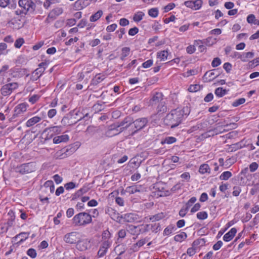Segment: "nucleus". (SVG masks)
<instances>
[{
  "label": "nucleus",
  "mask_w": 259,
  "mask_h": 259,
  "mask_svg": "<svg viewBox=\"0 0 259 259\" xmlns=\"http://www.w3.org/2000/svg\"><path fill=\"white\" fill-rule=\"evenodd\" d=\"M141 229H142L141 233H143L146 232H148L150 228L152 227V225L151 224H147L145 225H141Z\"/></svg>",
  "instance_id": "52"
},
{
  "label": "nucleus",
  "mask_w": 259,
  "mask_h": 259,
  "mask_svg": "<svg viewBox=\"0 0 259 259\" xmlns=\"http://www.w3.org/2000/svg\"><path fill=\"white\" fill-rule=\"evenodd\" d=\"M105 77L104 75L97 74L92 80L91 84L96 85L105 79Z\"/></svg>",
  "instance_id": "24"
},
{
  "label": "nucleus",
  "mask_w": 259,
  "mask_h": 259,
  "mask_svg": "<svg viewBox=\"0 0 259 259\" xmlns=\"http://www.w3.org/2000/svg\"><path fill=\"white\" fill-rule=\"evenodd\" d=\"M180 177L184 181H186L187 182L189 181L190 179V175L188 172H184Z\"/></svg>",
  "instance_id": "55"
},
{
  "label": "nucleus",
  "mask_w": 259,
  "mask_h": 259,
  "mask_svg": "<svg viewBox=\"0 0 259 259\" xmlns=\"http://www.w3.org/2000/svg\"><path fill=\"white\" fill-rule=\"evenodd\" d=\"M254 56V53L251 52L247 53H243L241 54L240 60L243 62H247L250 59H251Z\"/></svg>",
  "instance_id": "22"
},
{
  "label": "nucleus",
  "mask_w": 259,
  "mask_h": 259,
  "mask_svg": "<svg viewBox=\"0 0 259 259\" xmlns=\"http://www.w3.org/2000/svg\"><path fill=\"white\" fill-rule=\"evenodd\" d=\"M24 43V40L23 38H19L15 42L14 46L16 48H20Z\"/></svg>",
  "instance_id": "44"
},
{
  "label": "nucleus",
  "mask_w": 259,
  "mask_h": 259,
  "mask_svg": "<svg viewBox=\"0 0 259 259\" xmlns=\"http://www.w3.org/2000/svg\"><path fill=\"white\" fill-rule=\"evenodd\" d=\"M150 103L152 106L158 104L157 109L158 112H164L166 110L165 102L163 99V95L161 93H155L150 100Z\"/></svg>",
  "instance_id": "4"
},
{
  "label": "nucleus",
  "mask_w": 259,
  "mask_h": 259,
  "mask_svg": "<svg viewBox=\"0 0 259 259\" xmlns=\"http://www.w3.org/2000/svg\"><path fill=\"white\" fill-rule=\"evenodd\" d=\"M69 140V136L67 135H62L54 138L53 143L54 144H59L61 142H66Z\"/></svg>",
  "instance_id": "19"
},
{
  "label": "nucleus",
  "mask_w": 259,
  "mask_h": 259,
  "mask_svg": "<svg viewBox=\"0 0 259 259\" xmlns=\"http://www.w3.org/2000/svg\"><path fill=\"white\" fill-rule=\"evenodd\" d=\"M27 254L32 258H34L37 254L36 250L33 248H29L27 251Z\"/></svg>",
  "instance_id": "46"
},
{
  "label": "nucleus",
  "mask_w": 259,
  "mask_h": 259,
  "mask_svg": "<svg viewBox=\"0 0 259 259\" xmlns=\"http://www.w3.org/2000/svg\"><path fill=\"white\" fill-rule=\"evenodd\" d=\"M148 120L147 118L142 117L135 120L130 116H127L120 123L115 130L119 133L128 130L129 135L134 136L138 132L144 128L147 124ZM114 130L111 128V131Z\"/></svg>",
  "instance_id": "1"
},
{
  "label": "nucleus",
  "mask_w": 259,
  "mask_h": 259,
  "mask_svg": "<svg viewBox=\"0 0 259 259\" xmlns=\"http://www.w3.org/2000/svg\"><path fill=\"white\" fill-rule=\"evenodd\" d=\"M110 237H111V234H110V233L108 231H107V230L105 231L102 233V240L103 241L106 240H107L108 241H111Z\"/></svg>",
  "instance_id": "42"
},
{
  "label": "nucleus",
  "mask_w": 259,
  "mask_h": 259,
  "mask_svg": "<svg viewBox=\"0 0 259 259\" xmlns=\"http://www.w3.org/2000/svg\"><path fill=\"white\" fill-rule=\"evenodd\" d=\"M47 63L46 62H41L38 65V68L36 69L32 74V78L33 80H36L39 78L44 72Z\"/></svg>",
  "instance_id": "9"
},
{
  "label": "nucleus",
  "mask_w": 259,
  "mask_h": 259,
  "mask_svg": "<svg viewBox=\"0 0 259 259\" xmlns=\"http://www.w3.org/2000/svg\"><path fill=\"white\" fill-rule=\"evenodd\" d=\"M221 63V59L219 58H215L211 62V65L213 67H215L220 65Z\"/></svg>",
  "instance_id": "49"
},
{
  "label": "nucleus",
  "mask_w": 259,
  "mask_h": 259,
  "mask_svg": "<svg viewBox=\"0 0 259 259\" xmlns=\"http://www.w3.org/2000/svg\"><path fill=\"white\" fill-rule=\"evenodd\" d=\"M18 5L26 13H33L35 10L36 5L32 0H19Z\"/></svg>",
  "instance_id": "6"
},
{
  "label": "nucleus",
  "mask_w": 259,
  "mask_h": 259,
  "mask_svg": "<svg viewBox=\"0 0 259 259\" xmlns=\"http://www.w3.org/2000/svg\"><path fill=\"white\" fill-rule=\"evenodd\" d=\"M112 243V241H108L107 240L102 241L101 247L107 250L110 247Z\"/></svg>",
  "instance_id": "41"
},
{
  "label": "nucleus",
  "mask_w": 259,
  "mask_h": 259,
  "mask_svg": "<svg viewBox=\"0 0 259 259\" xmlns=\"http://www.w3.org/2000/svg\"><path fill=\"white\" fill-rule=\"evenodd\" d=\"M153 64V60L149 59L142 64V67L144 68H148L151 67Z\"/></svg>",
  "instance_id": "51"
},
{
  "label": "nucleus",
  "mask_w": 259,
  "mask_h": 259,
  "mask_svg": "<svg viewBox=\"0 0 259 259\" xmlns=\"http://www.w3.org/2000/svg\"><path fill=\"white\" fill-rule=\"evenodd\" d=\"M232 173L229 171H226L223 172L220 176V179L221 180H228L232 177Z\"/></svg>",
  "instance_id": "35"
},
{
  "label": "nucleus",
  "mask_w": 259,
  "mask_h": 259,
  "mask_svg": "<svg viewBox=\"0 0 259 259\" xmlns=\"http://www.w3.org/2000/svg\"><path fill=\"white\" fill-rule=\"evenodd\" d=\"M18 88V84L17 82H12L4 85L1 89V94L4 96L10 95L13 91Z\"/></svg>",
  "instance_id": "7"
},
{
  "label": "nucleus",
  "mask_w": 259,
  "mask_h": 259,
  "mask_svg": "<svg viewBox=\"0 0 259 259\" xmlns=\"http://www.w3.org/2000/svg\"><path fill=\"white\" fill-rule=\"evenodd\" d=\"M53 179L57 184H59L62 182L63 179L59 175L56 174L53 176Z\"/></svg>",
  "instance_id": "62"
},
{
  "label": "nucleus",
  "mask_w": 259,
  "mask_h": 259,
  "mask_svg": "<svg viewBox=\"0 0 259 259\" xmlns=\"http://www.w3.org/2000/svg\"><path fill=\"white\" fill-rule=\"evenodd\" d=\"M196 51L194 45H189L186 48V52L188 54H192Z\"/></svg>",
  "instance_id": "48"
},
{
  "label": "nucleus",
  "mask_w": 259,
  "mask_h": 259,
  "mask_svg": "<svg viewBox=\"0 0 259 259\" xmlns=\"http://www.w3.org/2000/svg\"><path fill=\"white\" fill-rule=\"evenodd\" d=\"M205 243L204 239H199L194 241L192 246L197 250L199 249L200 246L204 245Z\"/></svg>",
  "instance_id": "23"
},
{
  "label": "nucleus",
  "mask_w": 259,
  "mask_h": 259,
  "mask_svg": "<svg viewBox=\"0 0 259 259\" xmlns=\"http://www.w3.org/2000/svg\"><path fill=\"white\" fill-rule=\"evenodd\" d=\"M29 234V233L28 232H21L19 234L17 235L16 238H19L20 242H22L28 238Z\"/></svg>",
  "instance_id": "33"
},
{
  "label": "nucleus",
  "mask_w": 259,
  "mask_h": 259,
  "mask_svg": "<svg viewBox=\"0 0 259 259\" xmlns=\"http://www.w3.org/2000/svg\"><path fill=\"white\" fill-rule=\"evenodd\" d=\"M177 141V139L174 137H166L161 142V144H171L175 143Z\"/></svg>",
  "instance_id": "31"
},
{
  "label": "nucleus",
  "mask_w": 259,
  "mask_h": 259,
  "mask_svg": "<svg viewBox=\"0 0 259 259\" xmlns=\"http://www.w3.org/2000/svg\"><path fill=\"white\" fill-rule=\"evenodd\" d=\"M145 189L141 185H135L126 188V191L130 194H134L136 192H143Z\"/></svg>",
  "instance_id": "16"
},
{
  "label": "nucleus",
  "mask_w": 259,
  "mask_h": 259,
  "mask_svg": "<svg viewBox=\"0 0 259 259\" xmlns=\"http://www.w3.org/2000/svg\"><path fill=\"white\" fill-rule=\"evenodd\" d=\"M200 85L198 84H191L188 88V91L190 92H196L199 90Z\"/></svg>",
  "instance_id": "43"
},
{
  "label": "nucleus",
  "mask_w": 259,
  "mask_h": 259,
  "mask_svg": "<svg viewBox=\"0 0 259 259\" xmlns=\"http://www.w3.org/2000/svg\"><path fill=\"white\" fill-rule=\"evenodd\" d=\"M80 235L77 232H72L65 235L64 237V241L69 244H75L80 239Z\"/></svg>",
  "instance_id": "8"
},
{
  "label": "nucleus",
  "mask_w": 259,
  "mask_h": 259,
  "mask_svg": "<svg viewBox=\"0 0 259 259\" xmlns=\"http://www.w3.org/2000/svg\"><path fill=\"white\" fill-rule=\"evenodd\" d=\"M187 237V235L185 232H182L180 234L176 235L174 237V240L177 242H181L185 240Z\"/></svg>",
  "instance_id": "29"
},
{
  "label": "nucleus",
  "mask_w": 259,
  "mask_h": 259,
  "mask_svg": "<svg viewBox=\"0 0 259 259\" xmlns=\"http://www.w3.org/2000/svg\"><path fill=\"white\" fill-rule=\"evenodd\" d=\"M103 13L102 10L98 11L96 13L92 15L90 18L91 22H96L102 16Z\"/></svg>",
  "instance_id": "25"
},
{
  "label": "nucleus",
  "mask_w": 259,
  "mask_h": 259,
  "mask_svg": "<svg viewBox=\"0 0 259 259\" xmlns=\"http://www.w3.org/2000/svg\"><path fill=\"white\" fill-rule=\"evenodd\" d=\"M202 2L201 0L188 1L184 3V5L188 8L194 10H199L202 6Z\"/></svg>",
  "instance_id": "12"
},
{
  "label": "nucleus",
  "mask_w": 259,
  "mask_h": 259,
  "mask_svg": "<svg viewBox=\"0 0 259 259\" xmlns=\"http://www.w3.org/2000/svg\"><path fill=\"white\" fill-rule=\"evenodd\" d=\"M92 222V215L86 212H79L72 219V224L74 226H85Z\"/></svg>",
  "instance_id": "3"
},
{
  "label": "nucleus",
  "mask_w": 259,
  "mask_h": 259,
  "mask_svg": "<svg viewBox=\"0 0 259 259\" xmlns=\"http://www.w3.org/2000/svg\"><path fill=\"white\" fill-rule=\"evenodd\" d=\"M144 16L145 14L144 12L138 11L134 14L133 20L136 22H139L143 19Z\"/></svg>",
  "instance_id": "28"
},
{
  "label": "nucleus",
  "mask_w": 259,
  "mask_h": 259,
  "mask_svg": "<svg viewBox=\"0 0 259 259\" xmlns=\"http://www.w3.org/2000/svg\"><path fill=\"white\" fill-rule=\"evenodd\" d=\"M208 217L207 213L206 211H200L197 213V218L199 220H205Z\"/></svg>",
  "instance_id": "40"
},
{
  "label": "nucleus",
  "mask_w": 259,
  "mask_h": 259,
  "mask_svg": "<svg viewBox=\"0 0 259 259\" xmlns=\"http://www.w3.org/2000/svg\"><path fill=\"white\" fill-rule=\"evenodd\" d=\"M117 28V25L116 24H112L111 25H110L108 26L106 28V31L107 32H113L114 31L116 28Z\"/></svg>",
  "instance_id": "61"
},
{
  "label": "nucleus",
  "mask_w": 259,
  "mask_h": 259,
  "mask_svg": "<svg viewBox=\"0 0 259 259\" xmlns=\"http://www.w3.org/2000/svg\"><path fill=\"white\" fill-rule=\"evenodd\" d=\"M245 99L244 98H240V99L235 101L233 103L232 105L234 107H237L240 105L243 104V103H245Z\"/></svg>",
  "instance_id": "45"
},
{
  "label": "nucleus",
  "mask_w": 259,
  "mask_h": 259,
  "mask_svg": "<svg viewBox=\"0 0 259 259\" xmlns=\"http://www.w3.org/2000/svg\"><path fill=\"white\" fill-rule=\"evenodd\" d=\"M196 198L195 197H191L186 204V207L189 208L193 203L196 201Z\"/></svg>",
  "instance_id": "58"
},
{
  "label": "nucleus",
  "mask_w": 259,
  "mask_h": 259,
  "mask_svg": "<svg viewBox=\"0 0 259 259\" xmlns=\"http://www.w3.org/2000/svg\"><path fill=\"white\" fill-rule=\"evenodd\" d=\"M241 191V189L240 187L238 186H235L233 187V191L232 192V194L234 196H238L239 195Z\"/></svg>",
  "instance_id": "50"
},
{
  "label": "nucleus",
  "mask_w": 259,
  "mask_h": 259,
  "mask_svg": "<svg viewBox=\"0 0 259 259\" xmlns=\"http://www.w3.org/2000/svg\"><path fill=\"white\" fill-rule=\"evenodd\" d=\"M106 212L110 216L112 220L118 223H122V215H120L116 210L111 207H109L107 209Z\"/></svg>",
  "instance_id": "11"
},
{
  "label": "nucleus",
  "mask_w": 259,
  "mask_h": 259,
  "mask_svg": "<svg viewBox=\"0 0 259 259\" xmlns=\"http://www.w3.org/2000/svg\"><path fill=\"white\" fill-rule=\"evenodd\" d=\"M39 99V96L37 95H33L31 97H30L29 99V102L32 104H34L36 103L38 99Z\"/></svg>",
  "instance_id": "53"
},
{
  "label": "nucleus",
  "mask_w": 259,
  "mask_h": 259,
  "mask_svg": "<svg viewBox=\"0 0 259 259\" xmlns=\"http://www.w3.org/2000/svg\"><path fill=\"white\" fill-rule=\"evenodd\" d=\"M89 241L88 239L80 240L77 242L76 248L81 251L85 250L88 249L89 245Z\"/></svg>",
  "instance_id": "15"
},
{
  "label": "nucleus",
  "mask_w": 259,
  "mask_h": 259,
  "mask_svg": "<svg viewBox=\"0 0 259 259\" xmlns=\"http://www.w3.org/2000/svg\"><path fill=\"white\" fill-rule=\"evenodd\" d=\"M10 0H0V7L6 8L10 4Z\"/></svg>",
  "instance_id": "60"
},
{
  "label": "nucleus",
  "mask_w": 259,
  "mask_h": 259,
  "mask_svg": "<svg viewBox=\"0 0 259 259\" xmlns=\"http://www.w3.org/2000/svg\"><path fill=\"white\" fill-rule=\"evenodd\" d=\"M175 230L176 228L174 226L169 225L164 230L163 234L166 236L169 235Z\"/></svg>",
  "instance_id": "37"
},
{
  "label": "nucleus",
  "mask_w": 259,
  "mask_h": 259,
  "mask_svg": "<svg viewBox=\"0 0 259 259\" xmlns=\"http://www.w3.org/2000/svg\"><path fill=\"white\" fill-rule=\"evenodd\" d=\"M87 192V189L85 188H82L78 190L77 192H76L73 196L72 199H75L81 196H82L83 194Z\"/></svg>",
  "instance_id": "32"
},
{
  "label": "nucleus",
  "mask_w": 259,
  "mask_h": 259,
  "mask_svg": "<svg viewBox=\"0 0 259 259\" xmlns=\"http://www.w3.org/2000/svg\"><path fill=\"white\" fill-rule=\"evenodd\" d=\"M199 172L201 174H209L210 172V168L207 164H203L200 166Z\"/></svg>",
  "instance_id": "26"
},
{
  "label": "nucleus",
  "mask_w": 259,
  "mask_h": 259,
  "mask_svg": "<svg viewBox=\"0 0 259 259\" xmlns=\"http://www.w3.org/2000/svg\"><path fill=\"white\" fill-rule=\"evenodd\" d=\"M258 164L256 162H252L249 165V169L250 171L253 172L258 168Z\"/></svg>",
  "instance_id": "64"
},
{
  "label": "nucleus",
  "mask_w": 259,
  "mask_h": 259,
  "mask_svg": "<svg viewBox=\"0 0 259 259\" xmlns=\"http://www.w3.org/2000/svg\"><path fill=\"white\" fill-rule=\"evenodd\" d=\"M48 131L49 133H51V136L53 137L55 135H58L62 132V126H54L47 128L45 130Z\"/></svg>",
  "instance_id": "18"
},
{
  "label": "nucleus",
  "mask_w": 259,
  "mask_h": 259,
  "mask_svg": "<svg viewBox=\"0 0 259 259\" xmlns=\"http://www.w3.org/2000/svg\"><path fill=\"white\" fill-rule=\"evenodd\" d=\"M75 184L72 182L67 183L64 185L65 188L67 190L73 189L75 188Z\"/></svg>",
  "instance_id": "47"
},
{
  "label": "nucleus",
  "mask_w": 259,
  "mask_h": 259,
  "mask_svg": "<svg viewBox=\"0 0 259 259\" xmlns=\"http://www.w3.org/2000/svg\"><path fill=\"white\" fill-rule=\"evenodd\" d=\"M76 21L75 19L71 18L67 20L66 25L68 26H72L76 24Z\"/></svg>",
  "instance_id": "63"
},
{
  "label": "nucleus",
  "mask_w": 259,
  "mask_h": 259,
  "mask_svg": "<svg viewBox=\"0 0 259 259\" xmlns=\"http://www.w3.org/2000/svg\"><path fill=\"white\" fill-rule=\"evenodd\" d=\"M57 114V110L55 109H52L48 111V116L50 118H53Z\"/></svg>",
  "instance_id": "56"
},
{
  "label": "nucleus",
  "mask_w": 259,
  "mask_h": 259,
  "mask_svg": "<svg viewBox=\"0 0 259 259\" xmlns=\"http://www.w3.org/2000/svg\"><path fill=\"white\" fill-rule=\"evenodd\" d=\"M223 242L221 240L218 241L215 244H214L212 247L213 249L214 250H218L220 249V248L223 245Z\"/></svg>",
  "instance_id": "59"
},
{
  "label": "nucleus",
  "mask_w": 259,
  "mask_h": 259,
  "mask_svg": "<svg viewBox=\"0 0 259 259\" xmlns=\"http://www.w3.org/2000/svg\"><path fill=\"white\" fill-rule=\"evenodd\" d=\"M189 110L187 107L178 108L172 110L169 113L167 114L164 118V121L166 125L170 126L171 128H174L181 123L184 116H187Z\"/></svg>",
  "instance_id": "2"
},
{
  "label": "nucleus",
  "mask_w": 259,
  "mask_h": 259,
  "mask_svg": "<svg viewBox=\"0 0 259 259\" xmlns=\"http://www.w3.org/2000/svg\"><path fill=\"white\" fill-rule=\"evenodd\" d=\"M28 105L26 103H21L17 105L14 109L13 118H16L26 111Z\"/></svg>",
  "instance_id": "10"
},
{
  "label": "nucleus",
  "mask_w": 259,
  "mask_h": 259,
  "mask_svg": "<svg viewBox=\"0 0 259 259\" xmlns=\"http://www.w3.org/2000/svg\"><path fill=\"white\" fill-rule=\"evenodd\" d=\"M148 15L153 18H156L158 15L157 8H152L148 10Z\"/></svg>",
  "instance_id": "39"
},
{
  "label": "nucleus",
  "mask_w": 259,
  "mask_h": 259,
  "mask_svg": "<svg viewBox=\"0 0 259 259\" xmlns=\"http://www.w3.org/2000/svg\"><path fill=\"white\" fill-rule=\"evenodd\" d=\"M168 53L167 51L163 50L158 52L157 53V58H159L161 61H164L167 58Z\"/></svg>",
  "instance_id": "30"
},
{
  "label": "nucleus",
  "mask_w": 259,
  "mask_h": 259,
  "mask_svg": "<svg viewBox=\"0 0 259 259\" xmlns=\"http://www.w3.org/2000/svg\"><path fill=\"white\" fill-rule=\"evenodd\" d=\"M237 233V230L235 228H232L228 233L223 236V240L226 242L231 241Z\"/></svg>",
  "instance_id": "17"
},
{
  "label": "nucleus",
  "mask_w": 259,
  "mask_h": 259,
  "mask_svg": "<svg viewBox=\"0 0 259 259\" xmlns=\"http://www.w3.org/2000/svg\"><path fill=\"white\" fill-rule=\"evenodd\" d=\"M165 217V214L163 212H160L150 217L149 220L152 222L158 221Z\"/></svg>",
  "instance_id": "27"
},
{
  "label": "nucleus",
  "mask_w": 259,
  "mask_h": 259,
  "mask_svg": "<svg viewBox=\"0 0 259 259\" xmlns=\"http://www.w3.org/2000/svg\"><path fill=\"white\" fill-rule=\"evenodd\" d=\"M217 77V75H215L214 72H206L204 75V78H205L206 79H208L209 81H211L212 79H214Z\"/></svg>",
  "instance_id": "38"
},
{
  "label": "nucleus",
  "mask_w": 259,
  "mask_h": 259,
  "mask_svg": "<svg viewBox=\"0 0 259 259\" xmlns=\"http://www.w3.org/2000/svg\"><path fill=\"white\" fill-rule=\"evenodd\" d=\"M130 52V48H128V47L123 48L121 50V54L120 59L122 60H123L125 59V58L129 55Z\"/></svg>",
  "instance_id": "36"
},
{
  "label": "nucleus",
  "mask_w": 259,
  "mask_h": 259,
  "mask_svg": "<svg viewBox=\"0 0 259 259\" xmlns=\"http://www.w3.org/2000/svg\"><path fill=\"white\" fill-rule=\"evenodd\" d=\"M36 169V167L35 164L33 162H29L20 164L17 166L15 168L16 172L22 175L33 172L35 171Z\"/></svg>",
  "instance_id": "5"
},
{
  "label": "nucleus",
  "mask_w": 259,
  "mask_h": 259,
  "mask_svg": "<svg viewBox=\"0 0 259 259\" xmlns=\"http://www.w3.org/2000/svg\"><path fill=\"white\" fill-rule=\"evenodd\" d=\"M139 29L137 27H134L128 30V34L131 36H134L138 33Z\"/></svg>",
  "instance_id": "57"
},
{
  "label": "nucleus",
  "mask_w": 259,
  "mask_h": 259,
  "mask_svg": "<svg viewBox=\"0 0 259 259\" xmlns=\"http://www.w3.org/2000/svg\"><path fill=\"white\" fill-rule=\"evenodd\" d=\"M107 250L103 248L102 247H100L98 252V255L99 257H102L104 256L107 253Z\"/></svg>",
  "instance_id": "54"
},
{
  "label": "nucleus",
  "mask_w": 259,
  "mask_h": 259,
  "mask_svg": "<svg viewBox=\"0 0 259 259\" xmlns=\"http://www.w3.org/2000/svg\"><path fill=\"white\" fill-rule=\"evenodd\" d=\"M122 223L123 222L132 223L138 219V215L134 213H127L122 215Z\"/></svg>",
  "instance_id": "13"
},
{
  "label": "nucleus",
  "mask_w": 259,
  "mask_h": 259,
  "mask_svg": "<svg viewBox=\"0 0 259 259\" xmlns=\"http://www.w3.org/2000/svg\"><path fill=\"white\" fill-rule=\"evenodd\" d=\"M127 231L133 235L138 236L142 232L140 226L128 225L127 227Z\"/></svg>",
  "instance_id": "14"
},
{
  "label": "nucleus",
  "mask_w": 259,
  "mask_h": 259,
  "mask_svg": "<svg viewBox=\"0 0 259 259\" xmlns=\"http://www.w3.org/2000/svg\"><path fill=\"white\" fill-rule=\"evenodd\" d=\"M41 120V118L40 117L37 116H34L27 121L26 126L27 127H31L35 124L38 123Z\"/></svg>",
  "instance_id": "21"
},
{
  "label": "nucleus",
  "mask_w": 259,
  "mask_h": 259,
  "mask_svg": "<svg viewBox=\"0 0 259 259\" xmlns=\"http://www.w3.org/2000/svg\"><path fill=\"white\" fill-rule=\"evenodd\" d=\"M91 2L90 0H77L75 5L79 9H82L89 6Z\"/></svg>",
  "instance_id": "20"
},
{
  "label": "nucleus",
  "mask_w": 259,
  "mask_h": 259,
  "mask_svg": "<svg viewBox=\"0 0 259 259\" xmlns=\"http://www.w3.org/2000/svg\"><path fill=\"white\" fill-rule=\"evenodd\" d=\"M227 91L225 89H223V88H218L215 90V94L218 97H222L226 95Z\"/></svg>",
  "instance_id": "34"
}]
</instances>
